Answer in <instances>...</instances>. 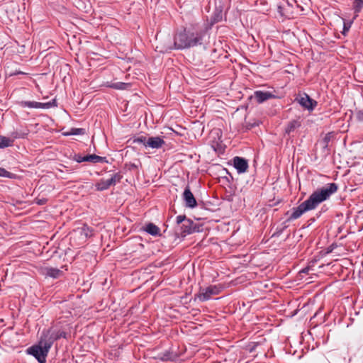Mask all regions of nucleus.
<instances>
[{
    "mask_svg": "<svg viewBox=\"0 0 363 363\" xmlns=\"http://www.w3.org/2000/svg\"><path fill=\"white\" fill-rule=\"evenodd\" d=\"M274 97V96L272 93L263 91H255L253 96H251V98L256 99L257 102L259 104L263 103L264 101Z\"/></svg>",
    "mask_w": 363,
    "mask_h": 363,
    "instance_id": "obj_10",
    "label": "nucleus"
},
{
    "mask_svg": "<svg viewBox=\"0 0 363 363\" xmlns=\"http://www.w3.org/2000/svg\"><path fill=\"white\" fill-rule=\"evenodd\" d=\"M74 160L79 163L82 162H86V156H82L80 155H76Z\"/></svg>",
    "mask_w": 363,
    "mask_h": 363,
    "instance_id": "obj_30",
    "label": "nucleus"
},
{
    "mask_svg": "<svg viewBox=\"0 0 363 363\" xmlns=\"http://www.w3.org/2000/svg\"><path fill=\"white\" fill-rule=\"evenodd\" d=\"M164 140L159 136L149 137L147 138V147H148L152 149H159L161 148L164 145Z\"/></svg>",
    "mask_w": 363,
    "mask_h": 363,
    "instance_id": "obj_11",
    "label": "nucleus"
},
{
    "mask_svg": "<svg viewBox=\"0 0 363 363\" xmlns=\"http://www.w3.org/2000/svg\"><path fill=\"white\" fill-rule=\"evenodd\" d=\"M0 177L13 179L16 177V175L4 168L0 167Z\"/></svg>",
    "mask_w": 363,
    "mask_h": 363,
    "instance_id": "obj_27",
    "label": "nucleus"
},
{
    "mask_svg": "<svg viewBox=\"0 0 363 363\" xmlns=\"http://www.w3.org/2000/svg\"><path fill=\"white\" fill-rule=\"evenodd\" d=\"M311 268L309 267H306L303 268L300 272L303 274H308Z\"/></svg>",
    "mask_w": 363,
    "mask_h": 363,
    "instance_id": "obj_31",
    "label": "nucleus"
},
{
    "mask_svg": "<svg viewBox=\"0 0 363 363\" xmlns=\"http://www.w3.org/2000/svg\"><path fill=\"white\" fill-rule=\"evenodd\" d=\"M61 337H66V333H65V332H62V333H61L59 335H57L55 338H52V339H53V341H54L55 340H57V339H58V338Z\"/></svg>",
    "mask_w": 363,
    "mask_h": 363,
    "instance_id": "obj_32",
    "label": "nucleus"
},
{
    "mask_svg": "<svg viewBox=\"0 0 363 363\" xmlns=\"http://www.w3.org/2000/svg\"><path fill=\"white\" fill-rule=\"evenodd\" d=\"M57 102L55 99H52V101L47 103H41V102H35V108H43L48 109L52 107L57 106Z\"/></svg>",
    "mask_w": 363,
    "mask_h": 363,
    "instance_id": "obj_18",
    "label": "nucleus"
},
{
    "mask_svg": "<svg viewBox=\"0 0 363 363\" xmlns=\"http://www.w3.org/2000/svg\"><path fill=\"white\" fill-rule=\"evenodd\" d=\"M13 144V139L6 136L0 135V148H5L12 146Z\"/></svg>",
    "mask_w": 363,
    "mask_h": 363,
    "instance_id": "obj_20",
    "label": "nucleus"
},
{
    "mask_svg": "<svg viewBox=\"0 0 363 363\" xmlns=\"http://www.w3.org/2000/svg\"><path fill=\"white\" fill-rule=\"evenodd\" d=\"M80 233L84 235L85 238L92 236V230L86 225H84L80 230Z\"/></svg>",
    "mask_w": 363,
    "mask_h": 363,
    "instance_id": "obj_23",
    "label": "nucleus"
},
{
    "mask_svg": "<svg viewBox=\"0 0 363 363\" xmlns=\"http://www.w3.org/2000/svg\"><path fill=\"white\" fill-rule=\"evenodd\" d=\"M301 125V121L298 119H295L289 121L286 126L285 133L290 135L291 133L294 132L296 128H299Z\"/></svg>",
    "mask_w": 363,
    "mask_h": 363,
    "instance_id": "obj_14",
    "label": "nucleus"
},
{
    "mask_svg": "<svg viewBox=\"0 0 363 363\" xmlns=\"http://www.w3.org/2000/svg\"><path fill=\"white\" fill-rule=\"evenodd\" d=\"M52 344V337L46 335L41 338L38 345L28 348L27 352L35 357L39 363H46V357Z\"/></svg>",
    "mask_w": 363,
    "mask_h": 363,
    "instance_id": "obj_4",
    "label": "nucleus"
},
{
    "mask_svg": "<svg viewBox=\"0 0 363 363\" xmlns=\"http://www.w3.org/2000/svg\"><path fill=\"white\" fill-rule=\"evenodd\" d=\"M30 130L27 128L16 130L11 133V138L13 139V141L16 139L26 138L29 134Z\"/></svg>",
    "mask_w": 363,
    "mask_h": 363,
    "instance_id": "obj_13",
    "label": "nucleus"
},
{
    "mask_svg": "<svg viewBox=\"0 0 363 363\" xmlns=\"http://www.w3.org/2000/svg\"><path fill=\"white\" fill-rule=\"evenodd\" d=\"M333 136V133H328L325 136L324 138H323L322 141H321V143L323 145V147L324 148H327L328 146V144L332 138V137Z\"/></svg>",
    "mask_w": 363,
    "mask_h": 363,
    "instance_id": "obj_24",
    "label": "nucleus"
},
{
    "mask_svg": "<svg viewBox=\"0 0 363 363\" xmlns=\"http://www.w3.org/2000/svg\"><path fill=\"white\" fill-rule=\"evenodd\" d=\"M86 162H91V163H100L106 162V157L98 156L96 155H86Z\"/></svg>",
    "mask_w": 363,
    "mask_h": 363,
    "instance_id": "obj_19",
    "label": "nucleus"
},
{
    "mask_svg": "<svg viewBox=\"0 0 363 363\" xmlns=\"http://www.w3.org/2000/svg\"><path fill=\"white\" fill-rule=\"evenodd\" d=\"M352 9L354 10V16L353 20L358 17L359 13L361 12L363 9V0H353L352 2Z\"/></svg>",
    "mask_w": 363,
    "mask_h": 363,
    "instance_id": "obj_17",
    "label": "nucleus"
},
{
    "mask_svg": "<svg viewBox=\"0 0 363 363\" xmlns=\"http://www.w3.org/2000/svg\"><path fill=\"white\" fill-rule=\"evenodd\" d=\"M109 87L115 89H125L127 87L129 86V84L124 83V82H115L111 83L108 85Z\"/></svg>",
    "mask_w": 363,
    "mask_h": 363,
    "instance_id": "obj_22",
    "label": "nucleus"
},
{
    "mask_svg": "<svg viewBox=\"0 0 363 363\" xmlns=\"http://www.w3.org/2000/svg\"><path fill=\"white\" fill-rule=\"evenodd\" d=\"M176 233L182 237L191 234L194 232L199 231L196 224L191 220L187 218L184 215H179L176 218Z\"/></svg>",
    "mask_w": 363,
    "mask_h": 363,
    "instance_id": "obj_5",
    "label": "nucleus"
},
{
    "mask_svg": "<svg viewBox=\"0 0 363 363\" xmlns=\"http://www.w3.org/2000/svg\"><path fill=\"white\" fill-rule=\"evenodd\" d=\"M296 100L302 107L309 111L314 110L318 104L316 101L311 99L306 93L299 94L298 97L296 98Z\"/></svg>",
    "mask_w": 363,
    "mask_h": 363,
    "instance_id": "obj_7",
    "label": "nucleus"
},
{
    "mask_svg": "<svg viewBox=\"0 0 363 363\" xmlns=\"http://www.w3.org/2000/svg\"><path fill=\"white\" fill-rule=\"evenodd\" d=\"M162 360H168V359H169V357H167V355L164 354V356L162 357Z\"/></svg>",
    "mask_w": 363,
    "mask_h": 363,
    "instance_id": "obj_33",
    "label": "nucleus"
},
{
    "mask_svg": "<svg viewBox=\"0 0 363 363\" xmlns=\"http://www.w3.org/2000/svg\"><path fill=\"white\" fill-rule=\"evenodd\" d=\"M338 186L335 183H329L322 188L313 191L311 196L296 208H292V213L288 220L300 218L304 213L315 209L320 203L328 199L331 195L337 192Z\"/></svg>",
    "mask_w": 363,
    "mask_h": 363,
    "instance_id": "obj_2",
    "label": "nucleus"
},
{
    "mask_svg": "<svg viewBox=\"0 0 363 363\" xmlns=\"http://www.w3.org/2000/svg\"><path fill=\"white\" fill-rule=\"evenodd\" d=\"M108 179H101L98 183L96 184V189L97 191H104L108 189L111 186H113Z\"/></svg>",
    "mask_w": 363,
    "mask_h": 363,
    "instance_id": "obj_16",
    "label": "nucleus"
},
{
    "mask_svg": "<svg viewBox=\"0 0 363 363\" xmlns=\"http://www.w3.org/2000/svg\"><path fill=\"white\" fill-rule=\"evenodd\" d=\"M85 130L84 128H74L70 130L69 133H65V135H83L84 134Z\"/></svg>",
    "mask_w": 363,
    "mask_h": 363,
    "instance_id": "obj_25",
    "label": "nucleus"
},
{
    "mask_svg": "<svg viewBox=\"0 0 363 363\" xmlns=\"http://www.w3.org/2000/svg\"><path fill=\"white\" fill-rule=\"evenodd\" d=\"M338 186L335 183H329L322 188L313 191L311 196L296 208H292V213L288 220L300 218L304 213L315 209L320 203L328 199L331 195L337 192Z\"/></svg>",
    "mask_w": 363,
    "mask_h": 363,
    "instance_id": "obj_1",
    "label": "nucleus"
},
{
    "mask_svg": "<svg viewBox=\"0 0 363 363\" xmlns=\"http://www.w3.org/2000/svg\"><path fill=\"white\" fill-rule=\"evenodd\" d=\"M144 230L145 232H147L148 234L151 235H160V229L154 223H150L147 224L145 226Z\"/></svg>",
    "mask_w": 363,
    "mask_h": 363,
    "instance_id": "obj_15",
    "label": "nucleus"
},
{
    "mask_svg": "<svg viewBox=\"0 0 363 363\" xmlns=\"http://www.w3.org/2000/svg\"><path fill=\"white\" fill-rule=\"evenodd\" d=\"M208 38L206 29L189 28L178 33L174 39V48L178 50L186 49L203 45ZM173 49L172 45L161 48L160 52H167Z\"/></svg>",
    "mask_w": 363,
    "mask_h": 363,
    "instance_id": "obj_3",
    "label": "nucleus"
},
{
    "mask_svg": "<svg viewBox=\"0 0 363 363\" xmlns=\"http://www.w3.org/2000/svg\"><path fill=\"white\" fill-rule=\"evenodd\" d=\"M35 102L36 101H22L19 103L20 106L21 107H28L30 108H35Z\"/></svg>",
    "mask_w": 363,
    "mask_h": 363,
    "instance_id": "obj_28",
    "label": "nucleus"
},
{
    "mask_svg": "<svg viewBox=\"0 0 363 363\" xmlns=\"http://www.w3.org/2000/svg\"><path fill=\"white\" fill-rule=\"evenodd\" d=\"M147 138H148L143 136V135L137 136V137L133 138V143L141 144L143 146H145V147H147Z\"/></svg>",
    "mask_w": 363,
    "mask_h": 363,
    "instance_id": "obj_21",
    "label": "nucleus"
},
{
    "mask_svg": "<svg viewBox=\"0 0 363 363\" xmlns=\"http://www.w3.org/2000/svg\"><path fill=\"white\" fill-rule=\"evenodd\" d=\"M352 23H353V20L350 21H344L343 30L342 32V33L344 35H346V34L348 33Z\"/></svg>",
    "mask_w": 363,
    "mask_h": 363,
    "instance_id": "obj_29",
    "label": "nucleus"
},
{
    "mask_svg": "<svg viewBox=\"0 0 363 363\" xmlns=\"http://www.w3.org/2000/svg\"><path fill=\"white\" fill-rule=\"evenodd\" d=\"M221 289L222 286L220 285H210L207 287H201L199 293L196 294V298L200 301L204 302L209 300L212 296L219 294Z\"/></svg>",
    "mask_w": 363,
    "mask_h": 363,
    "instance_id": "obj_6",
    "label": "nucleus"
},
{
    "mask_svg": "<svg viewBox=\"0 0 363 363\" xmlns=\"http://www.w3.org/2000/svg\"><path fill=\"white\" fill-rule=\"evenodd\" d=\"M62 271L54 267H45L43 269V274L46 277L57 279L62 275Z\"/></svg>",
    "mask_w": 363,
    "mask_h": 363,
    "instance_id": "obj_12",
    "label": "nucleus"
},
{
    "mask_svg": "<svg viewBox=\"0 0 363 363\" xmlns=\"http://www.w3.org/2000/svg\"><path fill=\"white\" fill-rule=\"evenodd\" d=\"M182 199L184 200L185 206L190 208H194L197 206L196 200L191 191L190 187L186 186L183 192Z\"/></svg>",
    "mask_w": 363,
    "mask_h": 363,
    "instance_id": "obj_8",
    "label": "nucleus"
},
{
    "mask_svg": "<svg viewBox=\"0 0 363 363\" xmlns=\"http://www.w3.org/2000/svg\"><path fill=\"white\" fill-rule=\"evenodd\" d=\"M233 162L238 174H243L247 171L249 165L246 159L236 156L233 159Z\"/></svg>",
    "mask_w": 363,
    "mask_h": 363,
    "instance_id": "obj_9",
    "label": "nucleus"
},
{
    "mask_svg": "<svg viewBox=\"0 0 363 363\" xmlns=\"http://www.w3.org/2000/svg\"><path fill=\"white\" fill-rule=\"evenodd\" d=\"M123 178V176L120 172H116L113 174L111 177L109 179L111 182H112L113 185H116V183H118L121 182V179Z\"/></svg>",
    "mask_w": 363,
    "mask_h": 363,
    "instance_id": "obj_26",
    "label": "nucleus"
}]
</instances>
